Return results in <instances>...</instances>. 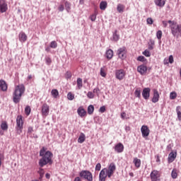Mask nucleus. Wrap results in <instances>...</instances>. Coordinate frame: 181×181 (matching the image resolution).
<instances>
[{
	"mask_svg": "<svg viewBox=\"0 0 181 181\" xmlns=\"http://www.w3.org/2000/svg\"><path fill=\"white\" fill-rule=\"evenodd\" d=\"M40 156H42V158L39 160V165L40 166V168L46 166V165H47L48 163L49 165H52V163H53V160H52L53 158V153L47 151V148H42V149L40 151Z\"/></svg>",
	"mask_w": 181,
	"mask_h": 181,
	"instance_id": "obj_1",
	"label": "nucleus"
},
{
	"mask_svg": "<svg viewBox=\"0 0 181 181\" xmlns=\"http://www.w3.org/2000/svg\"><path fill=\"white\" fill-rule=\"evenodd\" d=\"M115 170H117V166L115 163H111L108 168H105L101 170L99 174V181H105L107 177L111 178V176L114 175Z\"/></svg>",
	"mask_w": 181,
	"mask_h": 181,
	"instance_id": "obj_2",
	"label": "nucleus"
},
{
	"mask_svg": "<svg viewBox=\"0 0 181 181\" xmlns=\"http://www.w3.org/2000/svg\"><path fill=\"white\" fill-rule=\"evenodd\" d=\"M162 23L163 28H167L168 23H169L173 36H174L175 37L181 36V24H177V23L170 20H169L168 21H163Z\"/></svg>",
	"mask_w": 181,
	"mask_h": 181,
	"instance_id": "obj_3",
	"label": "nucleus"
},
{
	"mask_svg": "<svg viewBox=\"0 0 181 181\" xmlns=\"http://www.w3.org/2000/svg\"><path fill=\"white\" fill-rule=\"evenodd\" d=\"M25 88L23 84H20L16 86L15 90L13 93V101L15 104H18L21 102V98H22V95L25 93Z\"/></svg>",
	"mask_w": 181,
	"mask_h": 181,
	"instance_id": "obj_4",
	"label": "nucleus"
},
{
	"mask_svg": "<svg viewBox=\"0 0 181 181\" xmlns=\"http://www.w3.org/2000/svg\"><path fill=\"white\" fill-rule=\"evenodd\" d=\"M16 129L18 135L22 134V129H23V117L22 115H18L17 117Z\"/></svg>",
	"mask_w": 181,
	"mask_h": 181,
	"instance_id": "obj_5",
	"label": "nucleus"
},
{
	"mask_svg": "<svg viewBox=\"0 0 181 181\" xmlns=\"http://www.w3.org/2000/svg\"><path fill=\"white\" fill-rule=\"evenodd\" d=\"M80 177L88 181H93V173L89 170H82L79 173Z\"/></svg>",
	"mask_w": 181,
	"mask_h": 181,
	"instance_id": "obj_6",
	"label": "nucleus"
},
{
	"mask_svg": "<svg viewBox=\"0 0 181 181\" xmlns=\"http://www.w3.org/2000/svg\"><path fill=\"white\" fill-rule=\"evenodd\" d=\"M115 77L117 80H124L125 78V76L127 73L125 72V70L124 69H117L115 71Z\"/></svg>",
	"mask_w": 181,
	"mask_h": 181,
	"instance_id": "obj_7",
	"label": "nucleus"
},
{
	"mask_svg": "<svg viewBox=\"0 0 181 181\" xmlns=\"http://www.w3.org/2000/svg\"><path fill=\"white\" fill-rule=\"evenodd\" d=\"M150 177L151 181H160V173H159V171H158L157 170H153L151 173Z\"/></svg>",
	"mask_w": 181,
	"mask_h": 181,
	"instance_id": "obj_8",
	"label": "nucleus"
},
{
	"mask_svg": "<svg viewBox=\"0 0 181 181\" xmlns=\"http://www.w3.org/2000/svg\"><path fill=\"white\" fill-rule=\"evenodd\" d=\"M117 55L119 59L124 60L127 57V47H122L117 50Z\"/></svg>",
	"mask_w": 181,
	"mask_h": 181,
	"instance_id": "obj_9",
	"label": "nucleus"
},
{
	"mask_svg": "<svg viewBox=\"0 0 181 181\" xmlns=\"http://www.w3.org/2000/svg\"><path fill=\"white\" fill-rule=\"evenodd\" d=\"M141 132L143 138H146V136H149L151 130H149V127H148V126L143 125L141 128Z\"/></svg>",
	"mask_w": 181,
	"mask_h": 181,
	"instance_id": "obj_10",
	"label": "nucleus"
},
{
	"mask_svg": "<svg viewBox=\"0 0 181 181\" xmlns=\"http://www.w3.org/2000/svg\"><path fill=\"white\" fill-rule=\"evenodd\" d=\"M8 11V4L5 0H0V12L4 13Z\"/></svg>",
	"mask_w": 181,
	"mask_h": 181,
	"instance_id": "obj_11",
	"label": "nucleus"
},
{
	"mask_svg": "<svg viewBox=\"0 0 181 181\" xmlns=\"http://www.w3.org/2000/svg\"><path fill=\"white\" fill-rule=\"evenodd\" d=\"M150 95H151V88H145L143 90V92H142V96H143V98H144V100H148Z\"/></svg>",
	"mask_w": 181,
	"mask_h": 181,
	"instance_id": "obj_12",
	"label": "nucleus"
},
{
	"mask_svg": "<svg viewBox=\"0 0 181 181\" xmlns=\"http://www.w3.org/2000/svg\"><path fill=\"white\" fill-rule=\"evenodd\" d=\"M137 71L144 76V74H146V71H148V67L145 65H140L137 67Z\"/></svg>",
	"mask_w": 181,
	"mask_h": 181,
	"instance_id": "obj_13",
	"label": "nucleus"
},
{
	"mask_svg": "<svg viewBox=\"0 0 181 181\" xmlns=\"http://www.w3.org/2000/svg\"><path fill=\"white\" fill-rule=\"evenodd\" d=\"M115 151L117 153H122L124 152V144L119 143L115 146Z\"/></svg>",
	"mask_w": 181,
	"mask_h": 181,
	"instance_id": "obj_14",
	"label": "nucleus"
},
{
	"mask_svg": "<svg viewBox=\"0 0 181 181\" xmlns=\"http://www.w3.org/2000/svg\"><path fill=\"white\" fill-rule=\"evenodd\" d=\"M0 90L1 91H7L8 90V83L4 79H0Z\"/></svg>",
	"mask_w": 181,
	"mask_h": 181,
	"instance_id": "obj_15",
	"label": "nucleus"
},
{
	"mask_svg": "<svg viewBox=\"0 0 181 181\" xmlns=\"http://www.w3.org/2000/svg\"><path fill=\"white\" fill-rule=\"evenodd\" d=\"M176 156H177V152H171L168 155V163H172V162L175 161V159H176Z\"/></svg>",
	"mask_w": 181,
	"mask_h": 181,
	"instance_id": "obj_16",
	"label": "nucleus"
},
{
	"mask_svg": "<svg viewBox=\"0 0 181 181\" xmlns=\"http://www.w3.org/2000/svg\"><path fill=\"white\" fill-rule=\"evenodd\" d=\"M159 101V92L156 89H153V96L152 103H158Z\"/></svg>",
	"mask_w": 181,
	"mask_h": 181,
	"instance_id": "obj_17",
	"label": "nucleus"
},
{
	"mask_svg": "<svg viewBox=\"0 0 181 181\" xmlns=\"http://www.w3.org/2000/svg\"><path fill=\"white\" fill-rule=\"evenodd\" d=\"M154 4L159 8H163L166 5V0H154Z\"/></svg>",
	"mask_w": 181,
	"mask_h": 181,
	"instance_id": "obj_18",
	"label": "nucleus"
},
{
	"mask_svg": "<svg viewBox=\"0 0 181 181\" xmlns=\"http://www.w3.org/2000/svg\"><path fill=\"white\" fill-rule=\"evenodd\" d=\"M18 39L20 42H26L28 40V35L23 32H21L18 35Z\"/></svg>",
	"mask_w": 181,
	"mask_h": 181,
	"instance_id": "obj_19",
	"label": "nucleus"
},
{
	"mask_svg": "<svg viewBox=\"0 0 181 181\" xmlns=\"http://www.w3.org/2000/svg\"><path fill=\"white\" fill-rule=\"evenodd\" d=\"M49 107L47 103H44L42 106V114H49Z\"/></svg>",
	"mask_w": 181,
	"mask_h": 181,
	"instance_id": "obj_20",
	"label": "nucleus"
},
{
	"mask_svg": "<svg viewBox=\"0 0 181 181\" xmlns=\"http://www.w3.org/2000/svg\"><path fill=\"white\" fill-rule=\"evenodd\" d=\"M105 54H106L107 59H108L109 60H111V59H112V57L114 56V51H112V49H110L106 51Z\"/></svg>",
	"mask_w": 181,
	"mask_h": 181,
	"instance_id": "obj_21",
	"label": "nucleus"
},
{
	"mask_svg": "<svg viewBox=\"0 0 181 181\" xmlns=\"http://www.w3.org/2000/svg\"><path fill=\"white\" fill-rule=\"evenodd\" d=\"M133 163H134V166L137 168V169L141 168V159L138 158H134Z\"/></svg>",
	"mask_w": 181,
	"mask_h": 181,
	"instance_id": "obj_22",
	"label": "nucleus"
},
{
	"mask_svg": "<svg viewBox=\"0 0 181 181\" xmlns=\"http://www.w3.org/2000/svg\"><path fill=\"white\" fill-rule=\"evenodd\" d=\"M86 141V134L84 133H81L78 139V144H83Z\"/></svg>",
	"mask_w": 181,
	"mask_h": 181,
	"instance_id": "obj_23",
	"label": "nucleus"
},
{
	"mask_svg": "<svg viewBox=\"0 0 181 181\" xmlns=\"http://www.w3.org/2000/svg\"><path fill=\"white\" fill-rule=\"evenodd\" d=\"M117 9L119 13H122V12H124V11H125V6L123 4H119L117 5Z\"/></svg>",
	"mask_w": 181,
	"mask_h": 181,
	"instance_id": "obj_24",
	"label": "nucleus"
},
{
	"mask_svg": "<svg viewBox=\"0 0 181 181\" xmlns=\"http://www.w3.org/2000/svg\"><path fill=\"white\" fill-rule=\"evenodd\" d=\"M77 87L78 90H81V88H83V79H81V78H77Z\"/></svg>",
	"mask_w": 181,
	"mask_h": 181,
	"instance_id": "obj_25",
	"label": "nucleus"
},
{
	"mask_svg": "<svg viewBox=\"0 0 181 181\" xmlns=\"http://www.w3.org/2000/svg\"><path fill=\"white\" fill-rule=\"evenodd\" d=\"M107 1H101L100 4V8L101 11H105L107 9Z\"/></svg>",
	"mask_w": 181,
	"mask_h": 181,
	"instance_id": "obj_26",
	"label": "nucleus"
},
{
	"mask_svg": "<svg viewBox=\"0 0 181 181\" xmlns=\"http://www.w3.org/2000/svg\"><path fill=\"white\" fill-rule=\"evenodd\" d=\"M171 177L173 179H177V170L176 168H174L173 170H172V173H171Z\"/></svg>",
	"mask_w": 181,
	"mask_h": 181,
	"instance_id": "obj_27",
	"label": "nucleus"
},
{
	"mask_svg": "<svg viewBox=\"0 0 181 181\" xmlns=\"http://www.w3.org/2000/svg\"><path fill=\"white\" fill-rule=\"evenodd\" d=\"M51 94L54 98H57L59 97V90L57 89H53L51 91Z\"/></svg>",
	"mask_w": 181,
	"mask_h": 181,
	"instance_id": "obj_28",
	"label": "nucleus"
},
{
	"mask_svg": "<svg viewBox=\"0 0 181 181\" xmlns=\"http://www.w3.org/2000/svg\"><path fill=\"white\" fill-rule=\"evenodd\" d=\"M1 128L3 131H8V123H6V122H2Z\"/></svg>",
	"mask_w": 181,
	"mask_h": 181,
	"instance_id": "obj_29",
	"label": "nucleus"
},
{
	"mask_svg": "<svg viewBox=\"0 0 181 181\" xmlns=\"http://www.w3.org/2000/svg\"><path fill=\"white\" fill-rule=\"evenodd\" d=\"M105 71H106L105 66L100 68V76L102 77H105L107 76V73Z\"/></svg>",
	"mask_w": 181,
	"mask_h": 181,
	"instance_id": "obj_30",
	"label": "nucleus"
},
{
	"mask_svg": "<svg viewBox=\"0 0 181 181\" xmlns=\"http://www.w3.org/2000/svg\"><path fill=\"white\" fill-rule=\"evenodd\" d=\"M77 112L78 114H87V112L86 111V110H84V107H78Z\"/></svg>",
	"mask_w": 181,
	"mask_h": 181,
	"instance_id": "obj_31",
	"label": "nucleus"
},
{
	"mask_svg": "<svg viewBox=\"0 0 181 181\" xmlns=\"http://www.w3.org/2000/svg\"><path fill=\"white\" fill-rule=\"evenodd\" d=\"M65 8H66V11L67 12H70V10L71 9V4L70 3H69L68 1L65 2Z\"/></svg>",
	"mask_w": 181,
	"mask_h": 181,
	"instance_id": "obj_32",
	"label": "nucleus"
},
{
	"mask_svg": "<svg viewBox=\"0 0 181 181\" xmlns=\"http://www.w3.org/2000/svg\"><path fill=\"white\" fill-rule=\"evenodd\" d=\"M113 40H115V42H118V40H119V35L117 34V30H115L113 34Z\"/></svg>",
	"mask_w": 181,
	"mask_h": 181,
	"instance_id": "obj_33",
	"label": "nucleus"
},
{
	"mask_svg": "<svg viewBox=\"0 0 181 181\" xmlns=\"http://www.w3.org/2000/svg\"><path fill=\"white\" fill-rule=\"evenodd\" d=\"M176 97H177V93H176V92H171L170 93V100H175Z\"/></svg>",
	"mask_w": 181,
	"mask_h": 181,
	"instance_id": "obj_34",
	"label": "nucleus"
},
{
	"mask_svg": "<svg viewBox=\"0 0 181 181\" xmlns=\"http://www.w3.org/2000/svg\"><path fill=\"white\" fill-rule=\"evenodd\" d=\"M93 112H94V106L90 105L88 107V113L93 114Z\"/></svg>",
	"mask_w": 181,
	"mask_h": 181,
	"instance_id": "obj_35",
	"label": "nucleus"
},
{
	"mask_svg": "<svg viewBox=\"0 0 181 181\" xmlns=\"http://www.w3.org/2000/svg\"><path fill=\"white\" fill-rule=\"evenodd\" d=\"M134 95L138 97V98H141V89L136 88L134 92Z\"/></svg>",
	"mask_w": 181,
	"mask_h": 181,
	"instance_id": "obj_36",
	"label": "nucleus"
},
{
	"mask_svg": "<svg viewBox=\"0 0 181 181\" xmlns=\"http://www.w3.org/2000/svg\"><path fill=\"white\" fill-rule=\"evenodd\" d=\"M67 98L70 101H72V100H74V94L71 93V92L68 93Z\"/></svg>",
	"mask_w": 181,
	"mask_h": 181,
	"instance_id": "obj_37",
	"label": "nucleus"
},
{
	"mask_svg": "<svg viewBox=\"0 0 181 181\" xmlns=\"http://www.w3.org/2000/svg\"><path fill=\"white\" fill-rule=\"evenodd\" d=\"M88 98L93 99L94 97H95V95H94L93 92L89 91L87 93Z\"/></svg>",
	"mask_w": 181,
	"mask_h": 181,
	"instance_id": "obj_38",
	"label": "nucleus"
},
{
	"mask_svg": "<svg viewBox=\"0 0 181 181\" xmlns=\"http://www.w3.org/2000/svg\"><path fill=\"white\" fill-rule=\"evenodd\" d=\"M156 37L158 39V40H160L162 39V30H159L156 33Z\"/></svg>",
	"mask_w": 181,
	"mask_h": 181,
	"instance_id": "obj_39",
	"label": "nucleus"
},
{
	"mask_svg": "<svg viewBox=\"0 0 181 181\" xmlns=\"http://www.w3.org/2000/svg\"><path fill=\"white\" fill-rule=\"evenodd\" d=\"M49 46L51 49H56V47H57V42L56 41H52L51 42Z\"/></svg>",
	"mask_w": 181,
	"mask_h": 181,
	"instance_id": "obj_40",
	"label": "nucleus"
},
{
	"mask_svg": "<svg viewBox=\"0 0 181 181\" xmlns=\"http://www.w3.org/2000/svg\"><path fill=\"white\" fill-rule=\"evenodd\" d=\"M45 62L47 66H50V64H52V59L49 57H45Z\"/></svg>",
	"mask_w": 181,
	"mask_h": 181,
	"instance_id": "obj_41",
	"label": "nucleus"
},
{
	"mask_svg": "<svg viewBox=\"0 0 181 181\" xmlns=\"http://www.w3.org/2000/svg\"><path fill=\"white\" fill-rule=\"evenodd\" d=\"M143 54L146 56V57H151V52L148 49L143 52Z\"/></svg>",
	"mask_w": 181,
	"mask_h": 181,
	"instance_id": "obj_42",
	"label": "nucleus"
},
{
	"mask_svg": "<svg viewBox=\"0 0 181 181\" xmlns=\"http://www.w3.org/2000/svg\"><path fill=\"white\" fill-rule=\"evenodd\" d=\"M147 25H153V19L152 18H148L146 19Z\"/></svg>",
	"mask_w": 181,
	"mask_h": 181,
	"instance_id": "obj_43",
	"label": "nucleus"
},
{
	"mask_svg": "<svg viewBox=\"0 0 181 181\" xmlns=\"http://www.w3.org/2000/svg\"><path fill=\"white\" fill-rule=\"evenodd\" d=\"M121 118H122V119H129V115H128V114H122L121 115Z\"/></svg>",
	"mask_w": 181,
	"mask_h": 181,
	"instance_id": "obj_44",
	"label": "nucleus"
},
{
	"mask_svg": "<svg viewBox=\"0 0 181 181\" xmlns=\"http://www.w3.org/2000/svg\"><path fill=\"white\" fill-rule=\"evenodd\" d=\"M38 173L41 176H45V170L43 168H39Z\"/></svg>",
	"mask_w": 181,
	"mask_h": 181,
	"instance_id": "obj_45",
	"label": "nucleus"
},
{
	"mask_svg": "<svg viewBox=\"0 0 181 181\" xmlns=\"http://www.w3.org/2000/svg\"><path fill=\"white\" fill-rule=\"evenodd\" d=\"M32 111V109L30 108V106H27L25 109V114H29Z\"/></svg>",
	"mask_w": 181,
	"mask_h": 181,
	"instance_id": "obj_46",
	"label": "nucleus"
},
{
	"mask_svg": "<svg viewBox=\"0 0 181 181\" xmlns=\"http://www.w3.org/2000/svg\"><path fill=\"white\" fill-rule=\"evenodd\" d=\"M138 62H145V60H146V59H145V57L144 56H139L137 58Z\"/></svg>",
	"mask_w": 181,
	"mask_h": 181,
	"instance_id": "obj_47",
	"label": "nucleus"
},
{
	"mask_svg": "<svg viewBox=\"0 0 181 181\" xmlns=\"http://www.w3.org/2000/svg\"><path fill=\"white\" fill-rule=\"evenodd\" d=\"M95 170H98V172L99 170H101V163H98L96 164Z\"/></svg>",
	"mask_w": 181,
	"mask_h": 181,
	"instance_id": "obj_48",
	"label": "nucleus"
},
{
	"mask_svg": "<svg viewBox=\"0 0 181 181\" xmlns=\"http://www.w3.org/2000/svg\"><path fill=\"white\" fill-rule=\"evenodd\" d=\"M174 62L173 59V55H170L169 58H168V63H170V64H172Z\"/></svg>",
	"mask_w": 181,
	"mask_h": 181,
	"instance_id": "obj_49",
	"label": "nucleus"
},
{
	"mask_svg": "<svg viewBox=\"0 0 181 181\" xmlns=\"http://www.w3.org/2000/svg\"><path fill=\"white\" fill-rule=\"evenodd\" d=\"M93 94H100V88H94L93 89Z\"/></svg>",
	"mask_w": 181,
	"mask_h": 181,
	"instance_id": "obj_50",
	"label": "nucleus"
},
{
	"mask_svg": "<svg viewBox=\"0 0 181 181\" xmlns=\"http://www.w3.org/2000/svg\"><path fill=\"white\" fill-rule=\"evenodd\" d=\"M97 19V15L96 14H93L90 16V20L92 22H94Z\"/></svg>",
	"mask_w": 181,
	"mask_h": 181,
	"instance_id": "obj_51",
	"label": "nucleus"
},
{
	"mask_svg": "<svg viewBox=\"0 0 181 181\" xmlns=\"http://www.w3.org/2000/svg\"><path fill=\"white\" fill-rule=\"evenodd\" d=\"M58 10L59 12H63L64 11V6H63V4L59 5Z\"/></svg>",
	"mask_w": 181,
	"mask_h": 181,
	"instance_id": "obj_52",
	"label": "nucleus"
},
{
	"mask_svg": "<svg viewBox=\"0 0 181 181\" xmlns=\"http://www.w3.org/2000/svg\"><path fill=\"white\" fill-rule=\"evenodd\" d=\"M156 158V161L157 162V163H160V157L159 156V155H156L155 156Z\"/></svg>",
	"mask_w": 181,
	"mask_h": 181,
	"instance_id": "obj_53",
	"label": "nucleus"
},
{
	"mask_svg": "<svg viewBox=\"0 0 181 181\" xmlns=\"http://www.w3.org/2000/svg\"><path fill=\"white\" fill-rule=\"evenodd\" d=\"M99 112H105V106H102L99 110Z\"/></svg>",
	"mask_w": 181,
	"mask_h": 181,
	"instance_id": "obj_54",
	"label": "nucleus"
},
{
	"mask_svg": "<svg viewBox=\"0 0 181 181\" xmlns=\"http://www.w3.org/2000/svg\"><path fill=\"white\" fill-rule=\"evenodd\" d=\"M33 132V127H28V134H32Z\"/></svg>",
	"mask_w": 181,
	"mask_h": 181,
	"instance_id": "obj_55",
	"label": "nucleus"
},
{
	"mask_svg": "<svg viewBox=\"0 0 181 181\" xmlns=\"http://www.w3.org/2000/svg\"><path fill=\"white\" fill-rule=\"evenodd\" d=\"M180 110H181L180 106H178L176 107L177 114H181Z\"/></svg>",
	"mask_w": 181,
	"mask_h": 181,
	"instance_id": "obj_56",
	"label": "nucleus"
},
{
	"mask_svg": "<svg viewBox=\"0 0 181 181\" xmlns=\"http://www.w3.org/2000/svg\"><path fill=\"white\" fill-rule=\"evenodd\" d=\"M4 159V156H2V154H0V168L2 165V160Z\"/></svg>",
	"mask_w": 181,
	"mask_h": 181,
	"instance_id": "obj_57",
	"label": "nucleus"
},
{
	"mask_svg": "<svg viewBox=\"0 0 181 181\" xmlns=\"http://www.w3.org/2000/svg\"><path fill=\"white\" fill-rule=\"evenodd\" d=\"M149 43H150V45H155V41L153 40H149Z\"/></svg>",
	"mask_w": 181,
	"mask_h": 181,
	"instance_id": "obj_58",
	"label": "nucleus"
},
{
	"mask_svg": "<svg viewBox=\"0 0 181 181\" xmlns=\"http://www.w3.org/2000/svg\"><path fill=\"white\" fill-rule=\"evenodd\" d=\"M74 181H81V178H80V177H76Z\"/></svg>",
	"mask_w": 181,
	"mask_h": 181,
	"instance_id": "obj_59",
	"label": "nucleus"
},
{
	"mask_svg": "<svg viewBox=\"0 0 181 181\" xmlns=\"http://www.w3.org/2000/svg\"><path fill=\"white\" fill-rule=\"evenodd\" d=\"M148 50H153V45H148Z\"/></svg>",
	"mask_w": 181,
	"mask_h": 181,
	"instance_id": "obj_60",
	"label": "nucleus"
},
{
	"mask_svg": "<svg viewBox=\"0 0 181 181\" xmlns=\"http://www.w3.org/2000/svg\"><path fill=\"white\" fill-rule=\"evenodd\" d=\"M45 177H46L47 179H50V174L47 173V174L45 175Z\"/></svg>",
	"mask_w": 181,
	"mask_h": 181,
	"instance_id": "obj_61",
	"label": "nucleus"
},
{
	"mask_svg": "<svg viewBox=\"0 0 181 181\" xmlns=\"http://www.w3.org/2000/svg\"><path fill=\"white\" fill-rule=\"evenodd\" d=\"M79 4L81 5H84V0H79Z\"/></svg>",
	"mask_w": 181,
	"mask_h": 181,
	"instance_id": "obj_62",
	"label": "nucleus"
},
{
	"mask_svg": "<svg viewBox=\"0 0 181 181\" xmlns=\"http://www.w3.org/2000/svg\"><path fill=\"white\" fill-rule=\"evenodd\" d=\"M45 50H46L47 52H50V45H49V47H47L45 48Z\"/></svg>",
	"mask_w": 181,
	"mask_h": 181,
	"instance_id": "obj_63",
	"label": "nucleus"
},
{
	"mask_svg": "<svg viewBox=\"0 0 181 181\" xmlns=\"http://www.w3.org/2000/svg\"><path fill=\"white\" fill-rule=\"evenodd\" d=\"M0 135H4V130L2 129H0Z\"/></svg>",
	"mask_w": 181,
	"mask_h": 181,
	"instance_id": "obj_64",
	"label": "nucleus"
}]
</instances>
